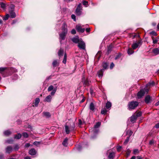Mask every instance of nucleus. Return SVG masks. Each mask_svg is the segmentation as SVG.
I'll use <instances>...</instances> for the list:
<instances>
[{
    "instance_id": "2f4dec72",
    "label": "nucleus",
    "mask_w": 159,
    "mask_h": 159,
    "mask_svg": "<svg viewBox=\"0 0 159 159\" xmlns=\"http://www.w3.org/2000/svg\"><path fill=\"white\" fill-rule=\"evenodd\" d=\"M76 14L78 16H80L81 13V11L80 10L76 9L75 11Z\"/></svg>"
},
{
    "instance_id": "7ed1b4c3",
    "label": "nucleus",
    "mask_w": 159,
    "mask_h": 159,
    "mask_svg": "<svg viewBox=\"0 0 159 159\" xmlns=\"http://www.w3.org/2000/svg\"><path fill=\"white\" fill-rule=\"evenodd\" d=\"M139 105L138 102L136 101H132L129 103L128 108L129 110L134 109Z\"/></svg>"
},
{
    "instance_id": "4be33fe9",
    "label": "nucleus",
    "mask_w": 159,
    "mask_h": 159,
    "mask_svg": "<svg viewBox=\"0 0 159 159\" xmlns=\"http://www.w3.org/2000/svg\"><path fill=\"white\" fill-rule=\"evenodd\" d=\"M133 50V49H132L131 48H129L127 51V53L128 54L130 55L133 53L134 52Z\"/></svg>"
},
{
    "instance_id": "ddd939ff",
    "label": "nucleus",
    "mask_w": 159,
    "mask_h": 159,
    "mask_svg": "<svg viewBox=\"0 0 159 159\" xmlns=\"http://www.w3.org/2000/svg\"><path fill=\"white\" fill-rule=\"evenodd\" d=\"M9 12L10 14V16L12 18H14L16 16V14L14 12V10H9Z\"/></svg>"
},
{
    "instance_id": "4c0bfd02",
    "label": "nucleus",
    "mask_w": 159,
    "mask_h": 159,
    "mask_svg": "<svg viewBox=\"0 0 159 159\" xmlns=\"http://www.w3.org/2000/svg\"><path fill=\"white\" fill-rule=\"evenodd\" d=\"M150 34L152 35L151 36H156L157 35V33L154 31H152L150 33Z\"/></svg>"
},
{
    "instance_id": "aec40b11",
    "label": "nucleus",
    "mask_w": 159,
    "mask_h": 159,
    "mask_svg": "<svg viewBox=\"0 0 159 159\" xmlns=\"http://www.w3.org/2000/svg\"><path fill=\"white\" fill-rule=\"evenodd\" d=\"M153 52L155 55H157L159 54V48H155L152 50Z\"/></svg>"
},
{
    "instance_id": "e2e57ef3",
    "label": "nucleus",
    "mask_w": 159,
    "mask_h": 159,
    "mask_svg": "<svg viewBox=\"0 0 159 159\" xmlns=\"http://www.w3.org/2000/svg\"><path fill=\"white\" fill-rule=\"evenodd\" d=\"M30 146V143H26L25 145V147L26 148H28Z\"/></svg>"
},
{
    "instance_id": "2eb2a0df",
    "label": "nucleus",
    "mask_w": 159,
    "mask_h": 159,
    "mask_svg": "<svg viewBox=\"0 0 159 159\" xmlns=\"http://www.w3.org/2000/svg\"><path fill=\"white\" fill-rule=\"evenodd\" d=\"M151 100V97L149 95H148L145 98V102L146 103H148Z\"/></svg>"
},
{
    "instance_id": "4d7b16f0",
    "label": "nucleus",
    "mask_w": 159,
    "mask_h": 159,
    "mask_svg": "<svg viewBox=\"0 0 159 159\" xmlns=\"http://www.w3.org/2000/svg\"><path fill=\"white\" fill-rule=\"evenodd\" d=\"M155 84V83L152 81L151 82L147 84V85H154Z\"/></svg>"
},
{
    "instance_id": "6ab92c4d",
    "label": "nucleus",
    "mask_w": 159,
    "mask_h": 159,
    "mask_svg": "<svg viewBox=\"0 0 159 159\" xmlns=\"http://www.w3.org/2000/svg\"><path fill=\"white\" fill-rule=\"evenodd\" d=\"M103 69H101L98 72V76L99 78H102L103 74Z\"/></svg>"
},
{
    "instance_id": "473e14b6",
    "label": "nucleus",
    "mask_w": 159,
    "mask_h": 159,
    "mask_svg": "<svg viewBox=\"0 0 159 159\" xmlns=\"http://www.w3.org/2000/svg\"><path fill=\"white\" fill-rule=\"evenodd\" d=\"M107 111V110L105 108H104L102 109L101 113L102 114H105Z\"/></svg>"
},
{
    "instance_id": "0e129e2a",
    "label": "nucleus",
    "mask_w": 159,
    "mask_h": 159,
    "mask_svg": "<svg viewBox=\"0 0 159 159\" xmlns=\"http://www.w3.org/2000/svg\"><path fill=\"white\" fill-rule=\"evenodd\" d=\"M121 148H122V147L121 146H117V151H119L121 149Z\"/></svg>"
},
{
    "instance_id": "20e7f679",
    "label": "nucleus",
    "mask_w": 159,
    "mask_h": 159,
    "mask_svg": "<svg viewBox=\"0 0 159 159\" xmlns=\"http://www.w3.org/2000/svg\"><path fill=\"white\" fill-rule=\"evenodd\" d=\"M148 91V89L146 88L141 89L137 94V96L138 98H140L143 97L146 93H147Z\"/></svg>"
},
{
    "instance_id": "a18cd8bd",
    "label": "nucleus",
    "mask_w": 159,
    "mask_h": 159,
    "mask_svg": "<svg viewBox=\"0 0 159 159\" xmlns=\"http://www.w3.org/2000/svg\"><path fill=\"white\" fill-rule=\"evenodd\" d=\"M133 153L134 154H136L137 153H138L139 152V151L138 149H134L133 150Z\"/></svg>"
},
{
    "instance_id": "ea45409f",
    "label": "nucleus",
    "mask_w": 159,
    "mask_h": 159,
    "mask_svg": "<svg viewBox=\"0 0 159 159\" xmlns=\"http://www.w3.org/2000/svg\"><path fill=\"white\" fill-rule=\"evenodd\" d=\"M9 16V15L8 14H7L3 18V20H6L8 19Z\"/></svg>"
},
{
    "instance_id": "c85d7f7f",
    "label": "nucleus",
    "mask_w": 159,
    "mask_h": 159,
    "mask_svg": "<svg viewBox=\"0 0 159 159\" xmlns=\"http://www.w3.org/2000/svg\"><path fill=\"white\" fill-rule=\"evenodd\" d=\"M94 105L93 102L91 103L89 105V109L92 111H93L94 109Z\"/></svg>"
},
{
    "instance_id": "7c9ffc66",
    "label": "nucleus",
    "mask_w": 159,
    "mask_h": 159,
    "mask_svg": "<svg viewBox=\"0 0 159 159\" xmlns=\"http://www.w3.org/2000/svg\"><path fill=\"white\" fill-rule=\"evenodd\" d=\"M44 115L47 117L49 118L50 117V113L48 112H44L43 113Z\"/></svg>"
},
{
    "instance_id": "c03bdc74",
    "label": "nucleus",
    "mask_w": 159,
    "mask_h": 159,
    "mask_svg": "<svg viewBox=\"0 0 159 159\" xmlns=\"http://www.w3.org/2000/svg\"><path fill=\"white\" fill-rule=\"evenodd\" d=\"M57 64V60H54L52 62V65L53 66H56Z\"/></svg>"
},
{
    "instance_id": "13d9d810",
    "label": "nucleus",
    "mask_w": 159,
    "mask_h": 159,
    "mask_svg": "<svg viewBox=\"0 0 159 159\" xmlns=\"http://www.w3.org/2000/svg\"><path fill=\"white\" fill-rule=\"evenodd\" d=\"M10 9L9 10H14V6L11 5L10 7Z\"/></svg>"
},
{
    "instance_id": "c756f323",
    "label": "nucleus",
    "mask_w": 159,
    "mask_h": 159,
    "mask_svg": "<svg viewBox=\"0 0 159 159\" xmlns=\"http://www.w3.org/2000/svg\"><path fill=\"white\" fill-rule=\"evenodd\" d=\"M103 68L102 69H103V70H104L106 69L108 66V64L107 63L104 62L102 64Z\"/></svg>"
},
{
    "instance_id": "680f3d73",
    "label": "nucleus",
    "mask_w": 159,
    "mask_h": 159,
    "mask_svg": "<svg viewBox=\"0 0 159 159\" xmlns=\"http://www.w3.org/2000/svg\"><path fill=\"white\" fill-rule=\"evenodd\" d=\"M114 64L113 63V62H112L111 64V65H110V68L111 69H112L113 68V67H114Z\"/></svg>"
},
{
    "instance_id": "864d4df0",
    "label": "nucleus",
    "mask_w": 159,
    "mask_h": 159,
    "mask_svg": "<svg viewBox=\"0 0 159 159\" xmlns=\"http://www.w3.org/2000/svg\"><path fill=\"white\" fill-rule=\"evenodd\" d=\"M19 148V147L18 145H16L14 146V149L15 150H17Z\"/></svg>"
},
{
    "instance_id": "5701e85b",
    "label": "nucleus",
    "mask_w": 159,
    "mask_h": 159,
    "mask_svg": "<svg viewBox=\"0 0 159 159\" xmlns=\"http://www.w3.org/2000/svg\"><path fill=\"white\" fill-rule=\"evenodd\" d=\"M64 54V51L62 49H60L58 52V55L59 57H61Z\"/></svg>"
},
{
    "instance_id": "dca6fc26",
    "label": "nucleus",
    "mask_w": 159,
    "mask_h": 159,
    "mask_svg": "<svg viewBox=\"0 0 159 159\" xmlns=\"http://www.w3.org/2000/svg\"><path fill=\"white\" fill-rule=\"evenodd\" d=\"M29 153L31 155H35L36 153L35 150L34 148L31 149L29 152Z\"/></svg>"
},
{
    "instance_id": "72a5a7b5",
    "label": "nucleus",
    "mask_w": 159,
    "mask_h": 159,
    "mask_svg": "<svg viewBox=\"0 0 159 159\" xmlns=\"http://www.w3.org/2000/svg\"><path fill=\"white\" fill-rule=\"evenodd\" d=\"M129 136V137H130V136L132 135L133 134V132L131 130H129L127 131L126 133Z\"/></svg>"
},
{
    "instance_id": "f704fd0d",
    "label": "nucleus",
    "mask_w": 159,
    "mask_h": 159,
    "mask_svg": "<svg viewBox=\"0 0 159 159\" xmlns=\"http://www.w3.org/2000/svg\"><path fill=\"white\" fill-rule=\"evenodd\" d=\"M66 58H67V56L66 54V53H65L64 55L63 60V62L65 64L66 63Z\"/></svg>"
},
{
    "instance_id": "f03ea898",
    "label": "nucleus",
    "mask_w": 159,
    "mask_h": 159,
    "mask_svg": "<svg viewBox=\"0 0 159 159\" xmlns=\"http://www.w3.org/2000/svg\"><path fill=\"white\" fill-rule=\"evenodd\" d=\"M17 71V70L12 68H7L6 67H1L0 68V72L2 74H3V72H8L9 75L13 72H16Z\"/></svg>"
},
{
    "instance_id": "37998d69",
    "label": "nucleus",
    "mask_w": 159,
    "mask_h": 159,
    "mask_svg": "<svg viewBox=\"0 0 159 159\" xmlns=\"http://www.w3.org/2000/svg\"><path fill=\"white\" fill-rule=\"evenodd\" d=\"M129 138H130L129 137H127L126 139H125V142L124 143L125 144H126L127 143H128V142L129 141Z\"/></svg>"
},
{
    "instance_id": "09e8293b",
    "label": "nucleus",
    "mask_w": 159,
    "mask_h": 159,
    "mask_svg": "<svg viewBox=\"0 0 159 159\" xmlns=\"http://www.w3.org/2000/svg\"><path fill=\"white\" fill-rule=\"evenodd\" d=\"M83 4L84 5L87 7L88 5V2L86 1H83Z\"/></svg>"
},
{
    "instance_id": "9b49d317",
    "label": "nucleus",
    "mask_w": 159,
    "mask_h": 159,
    "mask_svg": "<svg viewBox=\"0 0 159 159\" xmlns=\"http://www.w3.org/2000/svg\"><path fill=\"white\" fill-rule=\"evenodd\" d=\"M72 41L75 43H78L81 40L79 39L78 36H75L71 39Z\"/></svg>"
},
{
    "instance_id": "bf43d9fd",
    "label": "nucleus",
    "mask_w": 159,
    "mask_h": 159,
    "mask_svg": "<svg viewBox=\"0 0 159 159\" xmlns=\"http://www.w3.org/2000/svg\"><path fill=\"white\" fill-rule=\"evenodd\" d=\"M154 140H150L149 143V144L150 145H152L154 144Z\"/></svg>"
},
{
    "instance_id": "f257e3e1",
    "label": "nucleus",
    "mask_w": 159,
    "mask_h": 159,
    "mask_svg": "<svg viewBox=\"0 0 159 159\" xmlns=\"http://www.w3.org/2000/svg\"><path fill=\"white\" fill-rule=\"evenodd\" d=\"M62 32L59 34V40L61 43L62 40H65V37L68 32V30L66 24L65 23H64L62 26Z\"/></svg>"
},
{
    "instance_id": "69168bd1",
    "label": "nucleus",
    "mask_w": 159,
    "mask_h": 159,
    "mask_svg": "<svg viewBox=\"0 0 159 159\" xmlns=\"http://www.w3.org/2000/svg\"><path fill=\"white\" fill-rule=\"evenodd\" d=\"M82 124V121L80 119L79 120V125H81Z\"/></svg>"
},
{
    "instance_id": "774afa93",
    "label": "nucleus",
    "mask_w": 159,
    "mask_h": 159,
    "mask_svg": "<svg viewBox=\"0 0 159 159\" xmlns=\"http://www.w3.org/2000/svg\"><path fill=\"white\" fill-rule=\"evenodd\" d=\"M155 127L156 128H159V122L156 125Z\"/></svg>"
},
{
    "instance_id": "bb28decb",
    "label": "nucleus",
    "mask_w": 159,
    "mask_h": 159,
    "mask_svg": "<svg viewBox=\"0 0 159 159\" xmlns=\"http://www.w3.org/2000/svg\"><path fill=\"white\" fill-rule=\"evenodd\" d=\"M22 136V135L20 133L18 134H17L15 135L14 136V138L16 139H20Z\"/></svg>"
},
{
    "instance_id": "e433bc0d",
    "label": "nucleus",
    "mask_w": 159,
    "mask_h": 159,
    "mask_svg": "<svg viewBox=\"0 0 159 159\" xmlns=\"http://www.w3.org/2000/svg\"><path fill=\"white\" fill-rule=\"evenodd\" d=\"M0 5L1 8H2L4 9L6 8V5L3 2H0Z\"/></svg>"
},
{
    "instance_id": "49530a36",
    "label": "nucleus",
    "mask_w": 159,
    "mask_h": 159,
    "mask_svg": "<svg viewBox=\"0 0 159 159\" xmlns=\"http://www.w3.org/2000/svg\"><path fill=\"white\" fill-rule=\"evenodd\" d=\"M57 90V89L55 88L51 92V94L52 95H54L56 93Z\"/></svg>"
},
{
    "instance_id": "5fc2aeb1",
    "label": "nucleus",
    "mask_w": 159,
    "mask_h": 159,
    "mask_svg": "<svg viewBox=\"0 0 159 159\" xmlns=\"http://www.w3.org/2000/svg\"><path fill=\"white\" fill-rule=\"evenodd\" d=\"M71 33L72 34H75L76 33V30H75V29H73L72 30Z\"/></svg>"
},
{
    "instance_id": "6e6552de",
    "label": "nucleus",
    "mask_w": 159,
    "mask_h": 159,
    "mask_svg": "<svg viewBox=\"0 0 159 159\" xmlns=\"http://www.w3.org/2000/svg\"><path fill=\"white\" fill-rule=\"evenodd\" d=\"M82 82L84 86H88L90 85L91 81L88 78L85 79L84 77H83Z\"/></svg>"
},
{
    "instance_id": "393cba45",
    "label": "nucleus",
    "mask_w": 159,
    "mask_h": 159,
    "mask_svg": "<svg viewBox=\"0 0 159 159\" xmlns=\"http://www.w3.org/2000/svg\"><path fill=\"white\" fill-rule=\"evenodd\" d=\"M111 106V103L109 102H107L106 104V107L107 109H109L110 108Z\"/></svg>"
},
{
    "instance_id": "79ce46f5",
    "label": "nucleus",
    "mask_w": 159,
    "mask_h": 159,
    "mask_svg": "<svg viewBox=\"0 0 159 159\" xmlns=\"http://www.w3.org/2000/svg\"><path fill=\"white\" fill-rule=\"evenodd\" d=\"M53 86L52 85H51L49 86L48 88V91L49 92L53 90L54 89H53Z\"/></svg>"
},
{
    "instance_id": "338daca9",
    "label": "nucleus",
    "mask_w": 159,
    "mask_h": 159,
    "mask_svg": "<svg viewBox=\"0 0 159 159\" xmlns=\"http://www.w3.org/2000/svg\"><path fill=\"white\" fill-rule=\"evenodd\" d=\"M4 156L2 154H0V159H3Z\"/></svg>"
},
{
    "instance_id": "de8ad7c7",
    "label": "nucleus",
    "mask_w": 159,
    "mask_h": 159,
    "mask_svg": "<svg viewBox=\"0 0 159 159\" xmlns=\"http://www.w3.org/2000/svg\"><path fill=\"white\" fill-rule=\"evenodd\" d=\"M22 135L23 137L25 138H27L28 137V134L26 132H24L22 133Z\"/></svg>"
},
{
    "instance_id": "412c9836",
    "label": "nucleus",
    "mask_w": 159,
    "mask_h": 159,
    "mask_svg": "<svg viewBox=\"0 0 159 159\" xmlns=\"http://www.w3.org/2000/svg\"><path fill=\"white\" fill-rule=\"evenodd\" d=\"M68 139L67 138H65L64 140L62 143V144L65 147H66L68 145Z\"/></svg>"
},
{
    "instance_id": "4468645a",
    "label": "nucleus",
    "mask_w": 159,
    "mask_h": 159,
    "mask_svg": "<svg viewBox=\"0 0 159 159\" xmlns=\"http://www.w3.org/2000/svg\"><path fill=\"white\" fill-rule=\"evenodd\" d=\"M13 150V148L11 146H7L6 149V152L9 153L11 152Z\"/></svg>"
},
{
    "instance_id": "3c124183",
    "label": "nucleus",
    "mask_w": 159,
    "mask_h": 159,
    "mask_svg": "<svg viewBox=\"0 0 159 159\" xmlns=\"http://www.w3.org/2000/svg\"><path fill=\"white\" fill-rule=\"evenodd\" d=\"M76 148L79 151H80L82 149L81 146L80 145L77 146L76 147Z\"/></svg>"
},
{
    "instance_id": "603ef678",
    "label": "nucleus",
    "mask_w": 159,
    "mask_h": 159,
    "mask_svg": "<svg viewBox=\"0 0 159 159\" xmlns=\"http://www.w3.org/2000/svg\"><path fill=\"white\" fill-rule=\"evenodd\" d=\"M40 143V142H39L35 141L33 143V144L36 146H38Z\"/></svg>"
},
{
    "instance_id": "39448f33",
    "label": "nucleus",
    "mask_w": 159,
    "mask_h": 159,
    "mask_svg": "<svg viewBox=\"0 0 159 159\" xmlns=\"http://www.w3.org/2000/svg\"><path fill=\"white\" fill-rule=\"evenodd\" d=\"M143 41L141 39H140L137 41L134 42L132 45V48L133 50L136 49L137 48H139L142 45Z\"/></svg>"
},
{
    "instance_id": "f8f14e48",
    "label": "nucleus",
    "mask_w": 159,
    "mask_h": 159,
    "mask_svg": "<svg viewBox=\"0 0 159 159\" xmlns=\"http://www.w3.org/2000/svg\"><path fill=\"white\" fill-rule=\"evenodd\" d=\"M151 38L153 41V43L154 44L157 43L159 40V37L155 38L153 36H151Z\"/></svg>"
},
{
    "instance_id": "a19ab883",
    "label": "nucleus",
    "mask_w": 159,
    "mask_h": 159,
    "mask_svg": "<svg viewBox=\"0 0 159 159\" xmlns=\"http://www.w3.org/2000/svg\"><path fill=\"white\" fill-rule=\"evenodd\" d=\"M13 140L12 139H9L6 140V142L8 143H13Z\"/></svg>"
},
{
    "instance_id": "0eeeda50",
    "label": "nucleus",
    "mask_w": 159,
    "mask_h": 159,
    "mask_svg": "<svg viewBox=\"0 0 159 159\" xmlns=\"http://www.w3.org/2000/svg\"><path fill=\"white\" fill-rule=\"evenodd\" d=\"M65 128L66 133L69 134L70 132L73 131L74 130V125L73 124L72 125H70V126L66 125L65 126Z\"/></svg>"
},
{
    "instance_id": "9d476101",
    "label": "nucleus",
    "mask_w": 159,
    "mask_h": 159,
    "mask_svg": "<svg viewBox=\"0 0 159 159\" xmlns=\"http://www.w3.org/2000/svg\"><path fill=\"white\" fill-rule=\"evenodd\" d=\"M76 29L77 31L80 33H83L85 30L84 29L82 28L81 25L80 24L76 25Z\"/></svg>"
},
{
    "instance_id": "8fccbe9b",
    "label": "nucleus",
    "mask_w": 159,
    "mask_h": 159,
    "mask_svg": "<svg viewBox=\"0 0 159 159\" xmlns=\"http://www.w3.org/2000/svg\"><path fill=\"white\" fill-rule=\"evenodd\" d=\"M82 8V7L81 4H79L77 6V8L76 9L81 10Z\"/></svg>"
},
{
    "instance_id": "b1692460",
    "label": "nucleus",
    "mask_w": 159,
    "mask_h": 159,
    "mask_svg": "<svg viewBox=\"0 0 159 159\" xmlns=\"http://www.w3.org/2000/svg\"><path fill=\"white\" fill-rule=\"evenodd\" d=\"M11 132L9 130H7L4 131V135L8 136L9 135L11 134Z\"/></svg>"
},
{
    "instance_id": "f3484780",
    "label": "nucleus",
    "mask_w": 159,
    "mask_h": 159,
    "mask_svg": "<svg viewBox=\"0 0 159 159\" xmlns=\"http://www.w3.org/2000/svg\"><path fill=\"white\" fill-rule=\"evenodd\" d=\"M137 117L134 114L130 118V121L134 123L137 119Z\"/></svg>"
},
{
    "instance_id": "a211bd4d",
    "label": "nucleus",
    "mask_w": 159,
    "mask_h": 159,
    "mask_svg": "<svg viewBox=\"0 0 159 159\" xmlns=\"http://www.w3.org/2000/svg\"><path fill=\"white\" fill-rule=\"evenodd\" d=\"M52 98V97L51 95H49L47 96L45 99V101L48 102H50Z\"/></svg>"
},
{
    "instance_id": "c9c22d12",
    "label": "nucleus",
    "mask_w": 159,
    "mask_h": 159,
    "mask_svg": "<svg viewBox=\"0 0 159 159\" xmlns=\"http://www.w3.org/2000/svg\"><path fill=\"white\" fill-rule=\"evenodd\" d=\"M131 152V151L129 149H128L127 150L126 155L127 157H128L130 155Z\"/></svg>"
},
{
    "instance_id": "1a4fd4ad",
    "label": "nucleus",
    "mask_w": 159,
    "mask_h": 159,
    "mask_svg": "<svg viewBox=\"0 0 159 159\" xmlns=\"http://www.w3.org/2000/svg\"><path fill=\"white\" fill-rule=\"evenodd\" d=\"M78 47L80 49L85 50V44L84 42L81 40L78 43Z\"/></svg>"
},
{
    "instance_id": "423d86ee",
    "label": "nucleus",
    "mask_w": 159,
    "mask_h": 159,
    "mask_svg": "<svg viewBox=\"0 0 159 159\" xmlns=\"http://www.w3.org/2000/svg\"><path fill=\"white\" fill-rule=\"evenodd\" d=\"M100 122H97L96 124L94 125V127L93 128L90 129V131L91 132H93V133L94 134H97L98 131V130L97 128L99 127L100 126Z\"/></svg>"
},
{
    "instance_id": "58836bf2",
    "label": "nucleus",
    "mask_w": 159,
    "mask_h": 159,
    "mask_svg": "<svg viewBox=\"0 0 159 159\" xmlns=\"http://www.w3.org/2000/svg\"><path fill=\"white\" fill-rule=\"evenodd\" d=\"M134 114L136 116L137 118L138 117H139L141 116L142 113L141 112L139 111Z\"/></svg>"
},
{
    "instance_id": "052dcab7",
    "label": "nucleus",
    "mask_w": 159,
    "mask_h": 159,
    "mask_svg": "<svg viewBox=\"0 0 159 159\" xmlns=\"http://www.w3.org/2000/svg\"><path fill=\"white\" fill-rule=\"evenodd\" d=\"M120 56H121V55L120 54L117 55L115 57V59L117 60V59H119V58H120Z\"/></svg>"
},
{
    "instance_id": "6e6d98bb",
    "label": "nucleus",
    "mask_w": 159,
    "mask_h": 159,
    "mask_svg": "<svg viewBox=\"0 0 159 159\" xmlns=\"http://www.w3.org/2000/svg\"><path fill=\"white\" fill-rule=\"evenodd\" d=\"M71 17L73 19V20L75 21H76V18H75V16L73 14L71 15Z\"/></svg>"
},
{
    "instance_id": "cd10ccee",
    "label": "nucleus",
    "mask_w": 159,
    "mask_h": 159,
    "mask_svg": "<svg viewBox=\"0 0 159 159\" xmlns=\"http://www.w3.org/2000/svg\"><path fill=\"white\" fill-rule=\"evenodd\" d=\"M115 153L114 152L110 153L108 156L109 158L111 159H113L115 156Z\"/></svg>"
},
{
    "instance_id": "a878e982",
    "label": "nucleus",
    "mask_w": 159,
    "mask_h": 159,
    "mask_svg": "<svg viewBox=\"0 0 159 159\" xmlns=\"http://www.w3.org/2000/svg\"><path fill=\"white\" fill-rule=\"evenodd\" d=\"M40 101V99L39 98H37L35 99L34 102L35 106L37 107L38 106L39 103Z\"/></svg>"
}]
</instances>
